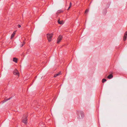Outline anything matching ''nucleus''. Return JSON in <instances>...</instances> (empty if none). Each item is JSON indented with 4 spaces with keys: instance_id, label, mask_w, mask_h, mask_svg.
I'll use <instances>...</instances> for the list:
<instances>
[{
    "instance_id": "nucleus-1",
    "label": "nucleus",
    "mask_w": 127,
    "mask_h": 127,
    "mask_svg": "<svg viewBox=\"0 0 127 127\" xmlns=\"http://www.w3.org/2000/svg\"><path fill=\"white\" fill-rule=\"evenodd\" d=\"M53 35V34L52 33H48L47 34V37L48 40L49 42H50L52 40V38Z\"/></svg>"
},
{
    "instance_id": "nucleus-2",
    "label": "nucleus",
    "mask_w": 127,
    "mask_h": 127,
    "mask_svg": "<svg viewBox=\"0 0 127 127\" xmlns=\"http://www.w3.org/2000/svg\"><path fill=\"white\" fill-rule=\"evenodd\" d=\"M27 116L26 115H24L22 118V122L24 123L25 124H26L27 123Z\"/></svg>"
},
{
    "instance_id": "nucleus-3",
    "label": "nucleus",
    "mask_w": 127,
    "mask_h": 127,
    "mask_svg": "<svg viewBox=\"0 0 127 127\" xmlns=\"http://www.w3.org/2000/svg\"><path fill=\"white\" fill-rule=\"evenodd\" d=\"M62 38V35H59L57 39V43H59L61 41Z\"/></svg>"
},
{
    "instance_id": "nucleus-4",
    "label": "nucleus",
    "mask_w": 127,
    "mask_h": 127,
    "mask_svg": "<svg viewBox=\"0 0 127 127\" xmlns=\"http://www.w3.org/2000/svg\"><path fill=\"white\" fill-rule=\"evenodd\" d=\"M78 113L80 114L81 117L82 118H83L84 117V114L82 111H79L78 112Z\"/></svg>"
},
{
    "instance_id": "nucleus-5",
    "label": "nucleus",
    "mask_w": 127,
    "mask_h": 127,
    "mask_svg": "<svg viewBox=\"0 0 127 127\" xmlns=\"http://www.w3.org/2000/svg\"><path fill=\"white\" fill-rule=\"evenodd\" d=\"M127 37V31L126 32L123 38V40L124 41H125Z\"/></svg>"
},
{
    "instance_id": "nucleus-6",
    "label": "nucleus",
    "mask_w": 127,
    "mask_h": 127,
    "mask_svg": "<svg viewBox=\"0 0 127 127\" xmlns=\"http://www.w3.org/2000/svg\"><path fill=\"white\" fill-rule=\"evenodd\" d=\"M13 74L15 75H17L19 76V74L18 70L17 69L13 71Z\"/></svg>"
},
{
    "instance_id": "nucleus-7",
    "label": "nucleus",
    "mask_w": 127,
    "mask_h": 127,
    "mask_svg": "<svg viewBox=\"0 0 127 127\" xmlns=\"http://www.w3.org/2000/svg\"><path fill=\"white\" fill-rule=\"evenodd\" d=\"M16 31H15L13 32V33L11 34V38L10 39H12V38L14 37V36H15V35L16 33Z\"/></svg>"
},
{
    "instance_id": "nucleus-8",
    "label": "nucleus",
    "mask_w": 127,
    "mask_h": 127,
    "mask_svg": "<svg viewBox=\"0 0 127 127\" xmlns=\"http://www.w3.org/2000/svg\"><path fill=\"white\" fill-rule=\"evenodd\" d=\"M113 76L112 74H110L107 76V78L111 79L113 77Z\"/></svg>"
},
{
    "instance_id": "nucleus-9",
    "label": "nucleus",
    "mask_w": 127,
    "mask_h": 127,
    "mask_svg": "<svg viewBox=\"0 0 127 127\" xmlns=\"http://www.w3.org/2000/svg\"><path fill=\"white\" fill-rule=\"evenodd\" d=\"M13 61L16 63H17V59L16 58H13Z\"/></svg>"
},
{
    "instance_id": "nucleus-10",
    "label": "nucleus",
    "mask_w": 127,
    "mask_h": 127,
    "mask_svg": "<svg viewBox=\"0 0 127 127\" xmlns=\"http://www.w3.org/2000/svg\"><path fill=\"white\" fill-rule=\"evenodd\" d=\"M44 125L43 124H40L39 125V127H44Z\"/></svg>"
},
{
    "instance_id": "nucleus-11",
    "label": "nucleus",
    "mask_w": 127,
    "mask_h": 127,
    "mask_svg": "<svg viewBox=\"0 0 127 127\" xmlns=\"http://www.w3.org/2000/svg\"><path fill=\"white\" fill-rule=\"evenodd\" d=\"M58 22L59 24H63V21H61L59 20H58Z\"/></svg>"
},
{
    "instance_id": "nucleus-12",
    "label": "nucleus",
    "mask_w": 127,
    "mask_h": 127,
    "mask_svg": "<svg viewBox=\"0 0 127 127\" xmlns=\"http://www.w3.org/2000/svg\"><path fill=\"white\" fill-rule=\"evenodd\" d=\"M71 5H72L71 3V2H70V3L69 6L68 7V9H67L68 10L71 7Z\"/></svg>"
},
{
    "instance_id": "nucleus-13",
    "label": "nucleus",
    "mask_w": 127,
    "mask_h": 127,
    "mask_svg": "<svg viewBox=\"0 0 127 127\" xmlns=\"http://www.w3.org/2000/svg\"><path fill=\"white\" fill-rule=\"evenodd\" d=\"M106 80L105 79H103L102 80V82L103 83H104L106 81Z\"/></svg>"
},
{
    "instance_id": "nucleus-14",
    "label": "nucleus",
    "mask_w": 127,
    "mask_h": 127,
    "mask_svg": "<svg viewBox=\"0 0 127 127\" xmlns=\"http://www.w3.org/2000/svg\"><path fill=\"white\" fill-rule=\"evenodd\" d=\"M10 99V98H9L8 99H6V100H4L3 101V103L5 102L6 101H7V100H8Z\"/></svg>"
},
{
    "instance_id": "nucleus-15",
    "label": "nucleus",
    "mask_w": 127,
    "mask_h": 127,
    "mask_svg": "<svg viewBox=\"0 0 127 127\" xmlns=\"http://www.w3.org/2000/svg\"><path fill=\"white\" fill-rule=\"evenodd\" d=\"M61 72H59L57 74H56L57 76H58L60 75L61 74Z\"/></svg>"
},
{
    "instance_id": "nucleus-16",
    "label": "nucleus",
    "mask_w": 127,
    "mask_h": 127,
    "mask_svg": "<svg viewBox=\"0 0 127 127\" xmlns=\"http://www.w3.org/2000/svg\"><path fill=\"white\" fill-rule=\"evenodd\" d=\"M89 11V10L87 9L86 10L85 12V13H87V12Z\"/></svg>"
},
{
    "instance_id": "nucleus-17",
    "label": "nucleus",
    "mask_w": 127,
    "mask_h": 127,
    "mask_svg": "<svg viewBox=\"0 0 127 127\" xmlns=\"http://www.w3.org/2000/svg\"><path fill=\"white\" fill-rule=\"evenodd\" d=\"M25 44V42H23V43L21 45V47H22Z\"/></svg>"
},
{
    "instance_id": "nucleus-18",
    "label": "nucleus",
    "mask_w": 127,
    "mask_h": 127,
    "mask_svg": "<svg viewBox=\"0 0 127 127\" xmlns=\"http://www.w3.org/2000/svg\"><path fill=\"white\" fill-rule=\"evenodd\" d=\"M62 12V11L61 10H59L58 11V13H59Z\"/></svg>"
},
{
    "instance_id": "nucleus-19",
    "label": "nucleus",
    "mask_w": 127,
    "mask_h": 127,
    "mask_svg": "<svg viewBox=\"0 0 127 127\" xmlns=\"http://www.w3.org/2000/svg\"><path fill=\"white\" fill-rule=\"evenodd\" d=\"M18 27L19 28H20L21 27V26L20 25H18Z\"/></svg>"
},
{
    "instance_id": "nucleus-20",
    "label": "nucleus",
    "mask_w": 127,
    "mask_h": 127,
    "mask_svg": "<svg viewBox=\"0 0 127 127\" xmlns=\"http://www.w3.org/2000/svg\"><path fill=\"white\" fill-rule=\"evenodd\" d=\"M57 76L56 75V74H55L54 75V77H56Z\"/></svg>"
}]
</instances>
